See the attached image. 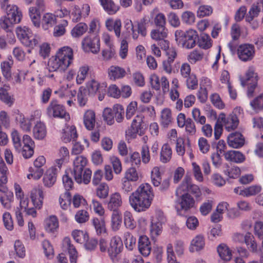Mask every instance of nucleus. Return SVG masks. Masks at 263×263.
I'll use <instances>...</instances> for the list:
<instances>
[{
	"instance_id": "nucleus-1",
	"label": "nucleus",
	"mask_w": 263,
	"mask_h": 263,
	"mask_svg": "<svg viewBox=\"0 0 263 263\" xmlns=\"http://www.w3.org/2000/svg\"><path fill=\"white\" fill-rule=\"evenodd\" d=\"M153 196L151 186L143 183L130 194L129 203L136 212L145 211L150 207Z\"/></svg>"
},
{
	"instance_id": "nucleus-2",
	"label": "nucleus",
	"mask_w": 263,
	"mask_h": 263,
	"mask_svg": "<svg viewBox=\"0 0 263 263\" xmlns=\"http://www.w3.org/2000/svg\"><path fill=\"white\" fill-rule=\"evenodd\" d=\"M73 60L72 49L69 47L64 46L60 48L54 56L49 59L47 67L49 71H64L72 63Z\"/></svg>"
},
{
	"instance_id": "nucleus-3",
	"label": "nucleus",
	"mask_w": 263,
	"mask_h": 263,
	"mask_svg": "<svg viewBox=\"0 0 263 263\" xmlns=\"http://www.w3.org/2000/svg\"><path fill=\"white\" fill-rule=\"evenodd\" d=\"M87 163L86 158L83 156H78L73 160V174L76 181L78 183L83 182L87 184L90 182L91 171L89 168L84 170Z\"/></svg>"
},
{
	"instance_id": "nucleus-4",
	"label": "nucleus",
	"mask_w": 263,
	"mask_h": 263,
	"mask_svg": "<svg viewBox=\"0 0 263 263\" xmlns=\"http://www.w3.org/2000/svg\"><path fill=\"white\" fill-rule=\"evenodd\" d=\"M175 35L177 44L187 49L193 48L196 46L197 40L198 39L197 32L192 29L185 31L177 30L175 31Z\"/></svg>"
},
{
	"instance_id": "nucleus-5",
	"label": "nucleus",
	"mask_w": 263,
	"mask_h": 263,
	"mask_svg": "<svg viewBox=\"0 0 263 263\" xmlns=\"http://www.w3.org/2000/svg\"><path fill=\"white\" fill-rule=\"evenodd\" d=\"M16 33L22 43L26 46L33 48L40 42V37L33 36L30 29L27 27H17Z\"/></svg>"
},
{
	"instance_id": "nucleus-6",
	"label": "nucleus",
	"mask_w": 263,
	"mask_h": 263,
	"mask_svg": "<svg viewBox=\"0 0 263 263\" xmlns=\"http://www.w3.org/2000/svg\"><path fill=\"white\" fill-rule=\"evenodd\" d=\"M188 192H191L196 197H199L201 195V191L198 186L192 183L190 177L186 176L181 184L177 189L176 195L179 197L183 193H188Z\"/></svg>"
},
{
	"instance_id": "nucleus-7",
	"label": "nucleus",
	"mask_w": 263,
	"mask_h": 263,
	"mask_svg": "<svg viewBox=\"0 0 263 263\" xmlns=\"http://www.w3.org/2000/svg\"><path fill=\"white\" fill-rule=\"evenodd\" d=\"M47 114L50 117L65 119L66 120L70 119L69 115L67 112L65 107L57 100L50 102L47 108Z\"/></svg>"
},
{
	"instance_id": "nucleus-8",
	"label": "nucleus",
	"mask_w": 263,
	"mask_h": 263,
	"mask_svg": "<svg viewBox=\"0 0 263 263\" xmlns=\"http://www.w3.org/2000/svg\"><path fill=\"white\" fill-rule=\"evenodd\" d=\"M236 53L238 59L242 62L252 61L255 55V49L253 44L244 43L237 47Z\"/></svg>"
},
{
	"instance_id": "nucleus-9",
	"label": "nucleus",
	"mask_w": 263,
	"mask_h": 263,
	"mask_svg": "<svg viewBox=\"0 0 263 263\" xmlns=\"http://www.w3.org/2000/svg\"><path fill=\"white\" fill-rule=\"evenodd\" d=\"M123 249V244L119 237H112L110 242L109 247L107 251L108 255L111 261L116 263L120 259V253Z\"/></svg>"
},
{
	"instance_id": "nucleus-10",
	"label": "nucleus",
	"mask_w": 263,
	"mask_h": 263,
	"mask_svg": "<svg viewBox=\"0 0 263 263\" xmlns=\"http://www.w3.org/2000/svg\"><path fill=\"white\" fill-rule=\"evenodd\" d=\"M46 163V159L43 156H40L34 160L33 164L34 168L30 167V173L27 175V178L29 179H33L37 180L40 179L43 174L44 170L43 166Z\"/></svg>"
},
{
	"instance_id": "nucleus-11",
	"label": "nucleus",
	"mask_w": 263,
	"mask_h": 263,
	"mask_svg": "<svg viewBox=\"0 0 263 263\" xmlns=\"http://www.w3.org/2000/svg\"><path fill=\"white\" fill-rule=\"evenodd\" d=\"M1 7L6 14V16L9 17L12 22L15 24L18 23L22 19V13L18 10L17 6L14 5H10L8 1L1 4Z\"/></svg>"
},
{
	"instance_id": "nucleus-12",
	"label": "nucleus",
	"mask_w": 263,
	"mask_h": 263,
	"mask_svg": "<svg viewBox=\"0 0 263 263\" xmlns=\"http://www.w3.org/2000/svg\"><path fill=\"white\" fill-rule=\"evenodd\" d=\"M12 116L15 122L19 124L20 127L25 132L30 131L31 123L30 120L26 118L24 115L18 109L13 111Z\"/></svg>"
},
{
	"instance_id": "nucleus-13",
	"label": "nucleus",
	"mask_w": 263,
	"mask_h": 263,
	"mask_svg": "<svg viewBox=\"0 0 263 263\" xmlns=\"http://www.w3.org/2000/svg\"><path fill=\"white\" fill-rule=\"evenodd\" d=\"M83 47L89 49L93 53H97L100 50V39L97 36L91 38L89 36L85 37L82 41Z\"/></svg>"
},
{
	"instance_id": "nucleus-14",
	"label": "nucleus",
	"mask_w": 263,
	"mask_h": 263,
	"mask_svg": "<svg viewBox=\"0 0 263 263\" xmlns=\"http://www.w3.org/2000/svg\"><path fill=\"white\" fill-rule=\"evenodd\" d=\"M30 198L35 208L41 209L43 204L44 194L40 187L33 188L30 192Z\"/></svg>"
},
{
	"instance_id": "nucleus-15",
	"label": "nucleus",
	"mask_w": 263,
	"mask_h": 263,
	"mask_svg": "<svg viewBox=\"0 0 263 263\" xmlns=\"http://www.w3.org/2000/svg\"><path fill=\"white\" fill-rule=\"evenodd\" d=\"M227 141L228 145L234 148L241 147L245 143V138L239 132L230 134L227 138Z\"/></svg>"
},
{
	"instance_id": "nucleus-16",
	"label": "nucleus",
	"mask_w": 263,
	"mask_h": 263,
	"mask_svg": "<svg viewBox=\"0 0 263 263\" xmlns=\"http://www.w3.org/2000/svg\"><path fill=\"white\" fill-rule=\"evenodd\" d=\"M143 117L142 115H137L133 119L130 128L128 129L126 133V135L131 138H135L139 129L143 128L142 124Z\"/></svg>"
},
{
	"instance_id": "nucleus-17",
	"label": "nucleus",
	"mask_w": 263,
	"mask_h": 263,
	"mask_svg": "<svg viewBox=\"0 0 263 263\" xmlns=\"http://www.w3.org/2000/svg\"><path fill=\"white\" fill-rule=\"evenodd\" d=\"M122 205V199L119 193L115 192L110 195L107 203L108 210L112 212L120 211L119 209Z\"/></svg>"
},
{
	"instance_id": "nucleus-18",
	"label": "nucleus",
	"mask_w": 263,
	"mask_h": 263,
	"mask_svg": "<svg viewBox=\"0 0 263 263\" xmlns=\"http://www.w3.org/2000/svg\"><path fill=\"white\" fill-rule=\"evenodd\" d=\"M138 248L139 252L145 257L151 252V245L149 238L145 235L141 236L138 240Z\"/></svg>"
},
{
	"instance_id": "nucleus-19",
	"label": "nucleus",
	"mask_w": 263,
	"mask_h": 263,
	"mask_svg": "<svg viewBox=\"0 0 263 263\" xmlns=\"http://www.w3.org/2000/svg\"><path fill=\"white\" fill-rule=\"evenodd\" d=\"M57 168L54 167L49 168L45 173L43 179V184L47 187L52 186L57 180Z\"/></svg>"
},
{
	"instance_id": "nucleus-20",
	"label": "nucleus",
	"mask_w": 263,
	"mask_h": 263,
	"mask_svg": "<svg viewBox=\"0 0 263 263\" xmlns=\"http://www.w3.org/2000/svg\"><path fill=\"white\" fill-rule=\"evenodd\" d=\"M173 117L171 110L169 108H163L160 112V124L164 128L168 127L172 124Z\"/></svg>"
},
{
	"instance_id": "nucleus-21",
	"label": "nucleus",
	"mask_w": 263,
	"mask_h": 263,
	"mask_svg": "<svg viewBox=\"0 0 263 263\" xmlns=\"http://www.w3.org/2000/svg\"><path fill=\"white\" fill-rule=\"evenodd\" d=\"M122 23L119 19L114 20L113 18H107L105 21V26L109 31H114L117 37L120 36Z\"/></svg>"
},
{
	"instance_id": "nucleus-22",
	"label": "nucleus",
	"mask_w": 263,
	"mask_h": 263,
	"mask_svg": "<svg viewBox=\"0 0 263 263\" xmlns=\"http://www.w3.org/2000/svg\"><path fill=\"white\" fill-rule=\"evenodd\" d=\"M125 70L118 66H111L108 69V77L110 80L122 79L126 75Z\"/></svg>"
},
{
	"instance_id": "nucleus-23",
	"label": "nucleus",
	"mask_w": 263,
	"mask_h": 263,
	"mask_svg": "<svg viewBox=\"0 0 263 263\" xmlns=\"http://www.w3.org/2000/svg\"><path fill=\"white\" fill-rule=\"evenodd\" d=\"M179 196L181 197L179 204L181 210L187 211L194 206L195 204L194 199L189 193H183Z\"/></svg>"
},
{
	"instance_id": "nucleus-24",
	"label": "nucleus",
	"mask_w": 263,
	"mask_h": 263,
	"mask_svg": "<svg viewBox=\"0 0 263 263\" xmlns=\"http://www.w3.org/2000/svg\"><path fill=\"white\" fill-rule=\"evenodd\" d=\"M83 122L85 127L88 130H92L96 124L95 112L92 110H87L84 115Z\"/></svg>"
},
{
	"instance_id": "nucleus-25",
	"label": "nucleus",
	"mask_w": 263,
	"mask_h": 263,
	"mask_svg": "<svg viewBox=\"0 0 263 263\" xmlns=\"http://www.w3.org/2000/svg\"><path fill=\"white\" fill-rule=\"evenodd\" d=\"M47 130L45 124L37 122L33 128V135L34 138L38 140L43 139L46 136Z\"/></svg>"
},
{
	"instance_id": "nucleus-26",
	"label": "nucleus",
	"mask_w": 263,
	"mask_h": 263,
	"mask_svg": "<svg viewBox=\"0 0 263 263\" xmlns=\"http://www.w3.org/2000/svg\"><path fill=\"white\" fill-rule=\"evenodd\" d=\"M78 138V134L76 128L73 126L68 127L64 131L62 136V140L65 143L71 141H76Z\"/></svg>"
},
{
	"instance_id": "nucleus-27",
	"label": "nucleus",
	"mask_w": 263,
	"mask_h": 263,
	"mask_svg": "<svg viewBox=\"0 0 263 263\" xmlns=\"http://www.w3.org/2000/svg\"><path fill=\"white\" fill-rule=\"evenodd\" d=\"M225 159L228 161L240 163L245 160L244 155L239 151H229L224 154Z\"/></svg>"
},
{
	"instance_id": "nucleus-28",
	"label": "nucleus",
	"mask_w": 263,
	"mask_h": 263,
	"mask_svg": "<svg viewBox=\"0 0 263 263\" xmlns=\"http://www.w3.org/2000/svg\"><path fill=\"white\" fill-rule=\"evenodd\" d=\"M104 9L109 14H115L119 9V6L116 4L112 0H99Z\"/></svg>"
},
{
	"instance_id": "nucleus-29",
	"label": "nucleus",
	"mask_w": 263,
	"mask_h": 263,
	"mask_svg": "<svg viewBox=\"0 0 263 263\" xmlns=\"http://www.w3.org/2000/svg\"><path fill=\"white\" fill-rule=\"evenodd\" d=\"M151 20L148 16H144L139 22H137L138 31L137 33L142 36H145L147 34V28L149 26Z\"/></svg>"
},
{
	"instance_id": "nucleus-30",
	"label": "nucleus",
	"mask_w": 263,
	"mask_h": 263,
	"mask_svg": "<svg viewBox=\"0 0 263 263\" xmlns=\"http://www.w3.org/2000/svg\"><path fill=\"white\" fill-rule=\"evenodd\" d=\"M44 227L48 232H53L59 227V221L56 216H50L45 220Z\"/></svg>"
},
{
	"instance_id": "nucleus-31",
	"label": "nucleus",
	"mask_w": 263,
	"mask_h": 263,
	"mask_svg": "<svg viewBox=\"0 0 263 263\" xmlns=\"http://www.w3.org/2000/svg\"><path fill=\"white\" fill-rule=\"evenodd\" d=\"M172 155V151L171 147L167 143L163 145L161 148L160 160L163 163L169 162Z\"/></svg>"
},
{
	"instance_id": "nucleus-32",
	"label": "nucleus",
	"mask_w": 263,
	"mask_h": 263,
	"mask_svg": "<svg viewBox=\"0 0 263 263\" xmlns=\"http://www.w3.org/2000/svg\"><path fill=\"white\" fill-rule=\"evenodd\" d=\"M239 120L235 114L230 115L224 120L225 128L229 132L234 130L238 125Z\"/></svg>"
},
{
	"instance_id": "nucleus-33",
	"label": "nucleus",
	"mask_w": 263,
	"mask_h": 263,
	"mask_svg": "<svg viewBox=\"0 0 263 263\" xmlns=\"http://www.w3.org/2000/svg\"><path fill=\"white\" fill-rule=\"evenodd\" d=\"M205 242L203 237L202 235L196 236L191 241L190 250L193 252L202 249Z\"/></svg>"
},
{
	"instance_id": "nucleus-34",
	"label": "nucleus",
	"mask_w": 263,
	"mask_h": 263,
	"mask_svg": "<svg viewBox=\"0 0 263 263\" xmlns=\"http://www.w3.org/2000/svg\"><path fill=\"white\" fill-rule=\"evenodd\" d=\"M41 12L36 7H31L29 9V15L33 25L39 27L41 24Z\"/></svg>"
},
{
	"instance_id": "nucleus-35",
	"label": "nucleus",
	"mask_w": 263,
	"mask_h": 263,
	"mask_svg": "<svg viewBox=\"0 0 263 263\" xmlns=\"http://www.w3.org/2000/svg\"><path fill=\"white\" fill-rule=\"evenodd\" d=\"M217 252L220 257L224 261H229L232 258L231 251L224 244H220L218 246Z\"/></svg>"
},
{
	"instance_id": "nucleus-36",
	"label": "nucleus",
	"mask_w": 263,
	"mask_h": 263,
	"mask_svg": "<svg viewBox=\"0 0 263 263\" xmlns=\"http://www.w3.org/2000/svg\"><path fill=\"white\" fill-rule=\"evenodd\" d=\"M64 246L67 248L70 263H77V251L73 245L71 244L70 240L69 238H66L64 239Z\"/></svg>"
},
{
	"instance_id": "nucleus-37",
	"label": "nucleus",
	"mask_w": 263,
	"mask_h": 263,
	"mask_svg": "<svg viewBox=\"0 0 263 263\" xmlns=\"http://www.w3.org/2000/svg\"><path fill=\"white\" fill-rule=\"evenodd\" d=\"M122 221L121 212L120 211L112 212L111 220L112 229L115 231H118L121 226Z\"/></svg>"
},
{
	"instance_id": "nucleus-38",
	"label": "nucleus",
	"mask_w": 263,
	"mask_h": 263,
	"mask_svg": "<svg viewBox=\"0 0 263 263\" xmlns=\"http://www.w3.org/2000/svg\"><path fill=\"white\" fill-rule=\"evenodd\" d=\"M167 29L166 28H159L153 29L151 32V37L153 40L159 41L165 39L167 36Z\"/></svg>"
},
{
	"instance_id": "nucleus-39",
	"label": "nucleus",
	"mask_w": 263,
	"mask_h": 263,
	"mask_svg": "<svg viewBox=\"0 0 263 263\" xmlns=\"http://www.w3.org/2000/svg\"><path fill=\"white\" fill-rule=\"evenodd\" d=\"M56 16L52 13H45L42 18V27L47 30L52 27L56 23Z\"/></svg>"
},
{
	"instance_id": "nucleus-40",
	"label": "nucleus",
	"mask_w": 263,
	"mask_h": 263,
	"mask_svg": "<svg viewBox=\"0 0 263 263\" xmlns=\"http://www.w3.org/2000/svg\"><path fill=\"white\" fill-rule=\"evenodd\" d=\"M3 196L0 197V201L2 205L7 209L11 206V203L13 201V193L11 191H6Z\"/></svg>"
},
{
	"instance_id": "nucleus-41",
	"label": "nucleus",
	"mask_w": 263,
	"mask_h": 263,
	"mask_svg": "<svg viewBox=\"0 0 263 263\" xmlns=\"http://www.w3.org/2000/svg\"><path fill=\"white\" fill-rule=\"evenodd\" d=\"M12 62L4 61L1 64V68L2 74L7 81H9L12 78L11 67Z\"/></svg>"
},
{
	"instance_id": "nucleus-42",
	"label": "nucleus",
	"mask_w": 263,
	"mask_h": 263,
	"mask_svg": "<svg viewBox=\"0 0 263 263\" xmlns=\"http://www.w3.org/2000/svg\"><path fill=\"white\" fill-rule=\"evenodd\" d=\"M248 248L251 251L254 253L257 252V243L254 238L253 235L250 232L246 233L245 242Z\"/></svg>"
},
{
	"instance_id": "nucleus-43",
	"label": "nucleus",
	"mask_w": 263,
	"mask_h": 263,
	"mask_svg": "<svg viewBox=\"0 0 263 263\" xmlns=\"http://www.w3.org/2000/svg\"><path fill=\"white\" fill-rule=\"evenodd\" d=\"M87 29L88 26L86 24L80 23L71 30V34L74 37H79L85 33Z\"/></svg>"
},
{
	"instance_id": "nucleus-44",
	"label": "nucleus",
	"mask_w": 263,
	"mask_h": 263,
	"mask_svg": "<svg viewBox=\"0 0 263 263\" xmlns=\"http://www.w3.org/2000/svg\"><path fill=\"white\" fill-rule=\"evenodd\" d=\"M15 193L16 198L20 200V206L25 207L28 200L24 197V194L20 185L17 183L14 184Z\"/></svg>"
},
{
	"instance_id": "nucleus-45",
	"label": "nucleus",
	"mask_w": 263,
	"mask_h": 263,
	"mask_svg": "<svg viewBox=\"0 0 263 263\" xmlns=\"http://www.w3.org/2000/svg\"><path fill=\"white\" fill-rule=\"evenodd\" d=\"M198 46L204 49L210 48L212 46V40L210 36L205 33L200 35L198 41Z\"/></svg>"
},
{
	"instance_id": "nucleus-46",
	"label": "nucleus",
	"mask_w": 263,
	"mask_h": 263,
	"mask_svg": "<svg viewBox=\"0 0 263 263\" xmlns=\"http://www.w3.org/2000/svg\"><path fill=\"white\" fill-rule=\"evenodd\" d=\"M261 190V186L253 185L243 189V191L240 194H241V196L249 197L257 194Z\"/></svg>"
},
{
	"instance_id": "nucleus-47",
	"label": "nucleus",
	"mask_w": 263,
	"mask_h": 263,
	"mask_svg": "<svg viewBox=\"0 0 263 263\" xmlns=\"http://www.w3.org/2000/svg\"><path fill=\"white\" fill-rule=\"evenodd\" d=\"M124 243L126 248L130 251L136 247V238L129 232H125L124 234Z\"/></svg>"
},
{
	"instance_id": "nucleus-48",
	"label": "nucleus",
	"mask_w": 263,
	"mask_h": 263,
	"mask_svg": "<svg viewBox=\"0 0 263 263\" xmlns=\"http://www.w3.org/2000/svg\"><path fill=\"white\" fill-rule=\"evenodd\" d=\"M124 222L127 229L133 230L136 228V222L134 220L132 214L129 211H125L124 212Z\"/></svg>"
},
{
	"instance_id": "nucleus-49",
	"label": "nucleus",
	"mask_w": 263,
	"mask_h": 263,
	"mask_svg": "<svg viewBox=\"0 0 263 263\" xmlns=\"http://www.w3.org/2000/svg\"><path fill=\"white\" fill-rule=\"evenodd\" d=\"M114 118L118 123H121L124 119V110L123 106L120 104H116L112 109Z\"/></svg>"
},
{
	"instance_id": "nucleus-50",
	"label": "nucleus",
	"mask_w": 263,
	"mask_h": 263,
	"mask_svg": "<svg viewBox=\"0 0 263 263\" xmlns=\"http://www.w3.org/2000/svg\"><path fill=\"white\" fill-rule=\"evenodd\" d=\"M139 176L135 167L128 168L124 174L123 178L132 182H136L139 180Z\"/></svg>"
},
{
	"instance_id": "nucleus-51",
	"label": "nucleus",
	"mask_w": 263,
	"mask_h": 263,
	"mask_svg": "<svg viewBox=\"0 0 263 263\" xmlns=\"http://www.w3.org/2000/svg\"><path fill=\"white\" fill-rule=\"evenodd\" d=\"M181 18L183 23L187 25H192L196 20L194 13L190 11L183 12L181 14Z\"/></svg>"
},
{
	"instance_id": "nucleus-52",
	"label": "nucleus",
	"mask_w": 263,
	"mask_h": 263,
	"mask_svg": "<svg viewBox=\"0 0 263 263\" xmlns=\"http://www.w3.org/2000/svg\"><path fill=\"white\" fill-rule=\"evenodd\" d=\"M92 223L98 234L105 233L106 229L103 218H94L92 219Z\"/></svg>"
},
{
	"instance_id": "nucleus-53",
	"label": "nucleus",
	"mask_w": 263,
	"mask_h": 263,
	"mask_svg": "<svg viewBox=\"0 0 263 263\" xmlns=\"http://www.w3.org/2000/svg\"><path fill=\"white\" fill-rule=\"evenodd\" d=\"M151 179L153 184L155 186H159L161 182V177L160 168L157 166L154 167L151 172Z\"/></svg>"
},
{
	"instance_id": "nucleus-54",
	"label": "nucleus",
	"mask_w": 263,
	"mask_h": 263,
	"mask_svg": "<svg viewBox=\"0 0 263 263\" xmlns=\"http://www.w3.org/2000/svg\"><path fill=\"white\" fill-rule=\"evenodd\" d=\"M74 218L78 223H85L89 220V215L87 211L80 210L78 211L76 213Z\"/></svg>"
},
{
	"instance_id": "nucleus-55",
	"label": "nucleus",
	"mask_w": 263,
	"mask_h": 263,
	"mask_svg": "<svg viewBox=\"0 0 263 263\" xmlns=\"http://www.w3.org/2000/svg\"><path fill=\"white\" fill-rule=\"evenodd\" d=\"M0 100L8 105L11 106L14 103V98L9 96L7 90L3 87H0Z\"/></svg>"
},
{
	"instance_id": "nucleus-56",
	"label": "nucleus",
	"mask_w": 263,
	"mask_h": 263,
	"mask_svg": "<svg viewBox=\"0 0 263 263\" xmlns=\"http://www.w3.org/2000/svg\"><path fill=\"white\" fill-rule=\"evenodd\" d=\"M99 86L100 84L97 81L94 80L90 81L87 85V92H88L91 96H93L97 92H100L101 88H100Z\"/></svg>"
},
{
	"instance_id": "nucleus-57",
	"label": "nucleus",
	"mask_w": 263,
	"mask_h": 263,
	"mask_svg": "<svg viewBox=\"0 0 263 263\" xmlns=\"http://www.w3.org/2000/svg\"><path fill=\"white\" fill-rule=\"evenodd\" d=\"M260 11H262V10L260 9L257 4H253L246 17V20L250 22L254 17L258 16Z\"/></svg>"
},
{
	"instance_id": "nucleus-58",
	"label": "nucleus",
	"mask_w": 263,
	"mask_h": 263,
	"mask_svg": "<svg viewBox=\"0 0 263 263\" xmlns=\"http://www.w3.org/2000/svg\"><path fill=\"white\" fill-rule=\"evenodd\" d=\"M250 105L256 112L261 110L263 108V93L260 94L251 102Z\"/></svg>"
},
{
	"instance_id": "nucleus-59",
	"label": "nucleus",
	"mask_w": 263,
	"mask_h": 263,
	"mask_svg": "<svg viewBox=\"0 0 263 263\" xmlns=\"http://www.w3.org/2000/svg\"><path fill=\"white\" fill-rule=\"evenodd\" d=\"M15 24L6 15H4L0 18V26L7 32H11L13 25Z\"/></svg>"
},
{
	"instance_id": "nucleus-60",
	"label": "nucleus",
	"mask_w": 263,
	"mask_h": 263,
	"mask_svg": "<svg viewBox=\"0 0 263 263\" xmlns=\"http://www.w3.org/2000/svg\"><path fill=\"white\" fill-rule=\"evenodd\" d=\"M203 54L197 50H194L187 56V60L191 64H195L197 62L202 60Z\"/></svg>"
},
{
	"instance_id": "nucleus-61",
	"label": "nucleus",
	"mask_w": 263,
	"mask_h": 263,
	"mask_svg": "<svg viewBox=\"0 0 263 263\" xmlns=\"http://www.w3.org/2000/svg\"><path fill=\"white\" fill-rule=\"evenodd\" d=\"M109 187L105 183H101L97 189V195L100 198L105 199L108 195Z\"/></svg>"
},
{
	"instance_id": "nucleus-62",
	"label": "nucleus",
	"mask_w": 263,
	"mask_h": 263,
	"mask_svg": "<svg viewBox=\"0 0 263 263\" xmlns=\"http://www.w3.org/2000/svg\"><path fill=\"white\" fill-rule=\"evenodd\" d=\"M87 90L84 88L81 87L79 89L77 95L78 101L81 106L85 105L87 102Z\"/></svg>"
},
{
	"instance_id": "nucleus-63",
	"label": "nucleus",
	"mask_w": 263,
	"mask_h": 263,
	"mask_svg": "<svg viewBox=\"0 0 263 263\" xmlns=\"http://www.w3.org/2000/svg\"><path fill=\"white\" fill-rule=\"evenodd\" d=\"M68 25V22L63 20L61 24L55 26L54 28L53 34L55 36H60L65 33V27Z\"/></svg>"
},
{
	"instance_id": "nucleus-64",
	"label": "nucleus",
	"mask_w": 263,
	"mask_h": 263,
	"mask_svg": "<svg viewBox=\"0 0 263 263\" xmlns=\"http://www.w3.org/2000/svg\"><path fill=\"white\" fill-rule=\"evenodd\" d=\"M213 12V8L211 6L208 5L200 6L197 11L198 17H203L209 16Z\"/></svg>"
}]
</instances>
